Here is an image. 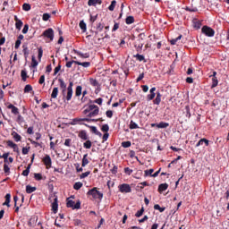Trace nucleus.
<instances>
[{
	"instance_id": "1",
	"label": "nucleus",
	"mask_w": 229,
	"mask_h": 229,
	"mask_svg": "<svg viewBox=\"0 0 229 229\" xmlns=\"http://www.w3.org/2000/svg\"><path fill=\"white\" fill-rule=\"evenodd\" d=\"M84 114H88V117H96L99 114V107L96 105H89L87 109L84 110Z\"/></svg>"
},
{
	"instance_id": "2",
	"label": "nucleus",
	"mask_w": 229,
	"mask_h": 229,
	"mask_svg": "<svg viewBox=\"0 0 229 229\" xmlns=\"http://www.w3.org/2000/svg\"><path fill=\"white\" fill-rule=\"evenodd\" d=\"M89 196H92L94 199H103V193L101 191H98V188H93L88 191Z\"/></svg>"
},
{
	"instance_id": "3",
	"label": "nucleus",
	"mask_w": 229,
	"mask_h": 229,
	"mask_svg": "<svg viewBox=\"0 0 229 229\" xmlns=\"http://www.w3.org/2000/svg\"><path fill=\"white\" fill-rule=\"evenodd\" d=\"M202 33L204 35H206V37H214L215 35V31L214 30H212V28L208 27V26H204L201 30Z\"/></svg>"
},
{
	"instance_id": "4",
	"label": "nucleus",
	"mask_w": 229,
	"mask_h": 229,
	"mask_svg": "<svg viewBox=\"0 0 229 229\" xmlns=\"http://www.w3.org/2000/svg\"><path fill=\"white\" fill-rule=\"evenodd\" d=\"M43 37L49 38L50 41H53L55 38V30L53 29H47L43 32Z\"/></svg>"
},
{
	"instance_id": "5",
	"label": "nucleus",
	"mask_w": 229,
	"mask_h": 229,
	"mask_svg": "<svg viewBox=\"0 0 229 229\" xmlns=\"http://www.w3.org/2000/svg\"><path fill=\"white\" fill-rule=\"evenodd\" d=\"M118 189L120 192H123L125 194H128V192H131V187L130 186V184H126V183L121 184L118 186Z\"/></svg>"
},
{
	"instance_id": "6",
	"label": "nucleus",
	"mask_w": 229,
	"mask_h": 229,
	"mask_svg": "<svg viewBox=\"0 0 229 229\" xmlns=\"http://www.w3.org/2000/svg\"><path fill=\"white\" fill-rule=\"evenodd\" d=\"M66 205L69 208L78 209V208H80L81 203L80 201H78V202H76V204H74L73 200L68 199Z\"/></svg>"
},
{
	"instance_id": "7",
	"label": "nucleus",
	"mask_w": 229,
	"mask_h": 229,
	"mask_svg": "<svg viewBox=\"0 0 229 229\" xmlns=\"http://www.w3.org/2000/svg\"><path fill=\"white\" fill-rule=\"evenodd\" d=\"M155 90H157V88L150 89L149 90L150 94L147 96L148 101H152V99H155V96H157V94L155 93Z\"/></svg>"
},
{
	"instance_id": "8",
	"label": "nucleus",
	"mask_w": 229,
	"mask_h": 229,
	"mask_svg": "<svg viewBox=\"0 0 229 229\" xmlns=\"http://www.w3.org/2000/svg\"><path fill=\"white\" fill-rule=\"evenodd\" d=\"M52 210L56 214L58 212V198L54 199V202L52 203Z\"/></svg>"
},
{
	"instance_id": "9",
	"label": "nucleus",
	"mask_w": 229,
	"mask_h": 229,
	"mask_svg": "<svg viewBox=\"0 0 229 229\" xmlns=\"http://www.w3.org/2000/svg\"><path fill=\"white\" fill-rule=\"evenodd\" d=\"M7 108L11 110L12 114H14V115H17L19 114V108L15 107V106L9 104L7 106Z\"/></svg>"
},
{
	"instance_id": "10",
	"label": "nucleus",
	"mask_w": 229,
	"mask_h": 229,
	"mask_svg": "<svg viewBox=\"0 0 229 229\" xmlns=\"http://www.w3.org/2000/svg\"><path fill=\"white\" fill-rule=\"evenodd\" d=\"M43 162H44L45 165H47V167H51V157H49V155H47L43 158Z\"/></svg>"
},
{
	"instance_id": "11",
	"label": "nucleus",
	"mask_w": 229,
	"mask_h": 229,
	"mask_svg": "<svg viewBox=\"0 0 229 229\" xmlns=\"http://www.w3.org/2000/svg\"><path fill=\"white\" fill-rule=\"evenodd\" d=\"M7 146H9V148H12L13 151H18L19 149V147L17 146V144L13 143V141L12 140L7 141Z\"/></svg>"
},
{
	"instance_id": "12",
	"label": "nucleus",
	"mask_w": 229,
	"mask_h": 229,
	"mask_svg": "<svg viewBox=\"0 0 229 229\" xmlns=\"http://www.w3.org/2000/svg\"><path fill=\"white\" fill-rule=\"evenodd\" d=\"M14 21H16L15 23L16 30H21V28H22V21L19 20L17 16H14Z\"/></svg>"
},
{
	"instance_id": "13",
	"label": "nucleus",
	"mask_w": 229,
	"mask_h": 229,
	"mask_svg": "<svg viewBox=\"0 0 229 229\" xmlns=\"http://www.w3.org/2000/svg\"><path fill=\"white\" fill-rule=\"evenodd\" d=\"M12 199V195L10 193H7L5 195V201L4 203L3 204L4 206L5 205L6 207H10V201Z\"/></svg>"
},
{
	"instance_id": "14",
	"label": "nucleus",
	"mask_w": 229,
	"mask_h": 229,
	"mask_svg": "<svg viewBox=\"0 0 229 229\" xmlns=\"http://www.w3.org/2000/svg\"><path fill=\"white\" fill-rule=\"evenodd\" d=\"M74 64H76V65H81L82 67H85L86 69L90 67V62H84V63H81V62H74Z\"/></svg>"
},
{
	"instance_id": "15",
	"label": "nucleus",
	"mask_w": 229,
	"mask_h": 229,
	"mask_svg": "<svg viewBox=\"0 0 229 229\" xmlns=\"http://www.w3.org/2000/svg\"><path fill=\"white\" fill-rule=\"evenodd\" d=\"M89 6H96V4H101V0H89Z\"/></svg>"
},
{
	"instance_id": "16",
	"label": "nucleus",
	"mask_w": 229,
	"mask_h": 229,
	"mask_svg": "<svg viewBox=\"0 0 229 229\" xmlns=\"http://www.w3.org/2000/svg\"><path fill=\"white\" fill-rule=\"evenodd\" d=\"M167 187H169V185L167 183L160 184L158 187L159 192H164V191H167Z\"/></svg>"
},
{
	"instance_id": "17",
	"label": "nucleus",
	"mask_w": 229,
	"mask_h": 229,
	"mask_svg": "<svg viewBox=\"0 0 229 229\" xmlns=\"http://www.w3.org/2000/svg\"><path fill=\"white\" fill-rule=\"evenodd\" d=\"M37 191V188L31 187L30 185L26 186V192L27 194H31V192H35Z\"/></svg>"
},
{
	"instance_id": "18",
	"label": "nucleus",
	"mask_w": 229,
	"mask_h": 229,
	"mask_svg": "<svg viewBox=\"0 0 229 229\" xmlns=\"http://www.w3.org/2000/svg\"><path fill=\"white\" fill-rule=\"evenodd\" d=\"M12 135H13V138L14 139V140H15L16 142H20V140L22 139V137H21V135H19V133H17V132H15V131H13V132L12 133Z\"/></svg>"
},
{
	"instance_id": "19",
	"label": "nucleus",
	"mask_w": 229,
	"mask_h": 229,
	"mask_svg": "<svg viewBox=\"0 0 229 229\" xmlns=\"http://www.w3.org/2000/svg\"><path fill=\"white\" fill-rule=\"evenodd\" d=\"M160 101H162V95L160 93H157V97L154 100L155 105H160Z\"/></svg>"
},
{
	"instance_id": "20",
	"label": "nucleus",
	"mask_w": 229,
	"mask_h": 229,
	"mask_svg": "<svg viewBox=\"0 0 229 229\" xmlns=\"http://www.w3.org/2000/svg\"><path fill=\"white\" fill-rule=\"evenodd\" d=\"M72 98V89H67V96H66V99L67 101H71V99Z\"/></svg>"
},
{
	"instance_id": "21",
	"label": "nucleus",
	"mask_w": 229,
	"mask_h": 229,
	"mask_svg": "<svg viewBox=\"0 0 229 229\" xmlns=\"http://www.w3.org/2000/svg\"><path fill=\"white\" fill-rule=\"evenodd\" d=\"M57 97H58V88H54L51 94V98L53 99H56Z\"/></svg>"
},
{
	"instance_id": "22",
	"label": "nucleus",
	"mask_w": 229,
	"mask_h": 229,
	"mask_svg": "<svg viewBox=\"0 0 229 229\" xmlns=\"http://www.w3.org/2000/svg\"><path fill=\"white\" fill-rule=\"evenodd\" d=\"M59 83H60L61 89H63V94H64L65 92V89H67V85L62 79H59Z\"/></svg>"
},
{
	"instance_id": "23",
	"label": "nucleus",
	"mask_w": 229,
	"mask_h": 229,
	"mask_svg": "<svg viewBox=\"0 0 229 229\" xmlns=\"http://www.w3.org/2000/svg\"><path fill=\"white\" fill-rule=\"evenodd\" d=\"M129 128L131 129V130H137V129H139V124H137L135 122H133V121H131V123H130V125H129Z\"/></svg>"
},
{
	"instance_id": "24",
	"label": "nucleus",
	"mask_w": 229,
	"mask_h": 229,
	"mask_svg": "<svg viewBox=\"0 0 229 229\" xmlns=\"http://www.w3.org/2000/svg\"><path fill=\"white\" fill-rule=\"evenodd\" d=\"M81 187H83V183L81 182H75L73 185V189H75V191H80Z\"/></svg>"
},
{
	"instance_id": "25",
	"label": "nucleus",
	"mask_w": 229,
	"mask_h": 229,
	"mask_svg": "<svg viewBox=\"0 0 229 229\" xmlns=\"http://www.w3.org/2000/svg\"><path fill=\"white\" fill-rule=\"evenodd\" d=\"M91 131L93 133H95V135H98V137H101V132L99 131H98V128H96V126H91Z\"/></svg>"
},
{
	"instance_id": "26",
	"label": "nucleus",
	"mask_w": 229,
	"mask_h": 229,
	"mask_svg": "<svg viewBox=\"0 0 229 229\" xmlns=\"http://www.w3.org/2000/svg\"><path fill=\"white\" fill-rule=\"evenodd\" d=\"M115 4H117V2L115 0H113L108 7V10H110V12H114V10L115 9Z\"/></svg>"
},
{
	"instance_id": "27",
	"label": "nucleus",
	"mask_w": 229,
	"mask_h": 229,
	"mask_svg": "<svg viewBox=\"0 0 229 229\" xmlns=\"http://www.w3.org/2000/svg\"><path fill=\"white\" fill-rule=\"evenodd\" d=\"M79 137L83 140H87V132L85 131H81L79 133Z\"/></svg>"
},
{
	"instance_id": "28",
	"label": "nucleus",
	"mask_w": 229,
	"mask_h": 229,
	"mask_svg": "<svg viewBox=\"0 0 229 229\" xmlns=\"http://www.w3.org/2000/svg\"><path fill=\"white\" fill-rule=\"evenodd\" d=\"M126 24H133V22L135 21V19L133 18V16H129L126 18Z\"/></svg>"
},
{
	"instance_id": "29",
	"label": "nucleus",
	"mask_w": 229,
	"mask_h": 229,
	"mask_svg": "<svg viewBox=\"0 0 229 229\" xmlns=\"http://www.w3.org/2000/svg\"><path fill=\"white\" fill-rule=\"evenodd\" d=\"M83 146L86 149H90V148H92V142L90 140H87L84 142Z\"/></svg>"
},
{
	"instance_id": "30",
	"label": "nucleus",
	"mask_w": 229,
	"mask_h": 229,
	"mask_svg": "<svg viewBox=\"0 0 229 229\" xmlns=\"http://www.w3.org/2000/svg\"><path fill=\"white\" fill-rule=\"evenodd\" d=\"M38 65V62H37V59L35 58V55H32V61H31V67H37Z\"/></svg>"
},
{
	"instance_id": "31",
	"label": "nucleus",
	"mask_w": 229,
	"mask_h": 229,
	"mask_svg": "<svg viewBox=\"0 0 229 229\" xmlns=\"http://www.w3.org/2000/svg\"><path fill=\"white\" fill-rule=\"evenodd\" d=\"M89 165V159H87V154L83 156L82 158V167H85V165Z\"/></svg>"
},
{
	"instance_id": "32",
	"label": "nucleus",
	"mask_w": 229,
	"mask_h": 229,
	"mask_svg": "<svg viewBox=\"0 0 229 229\" xmlns=\"http://www.w3.org/2000/svg\"><path fill=\"white\" fill-rule=\"evenodd\" d=\"M218 81L217 77H212V88L214 89L215 87H217Z\"/></svg>"
},
{
	"instance_id": "33",
	"label": "nucleus",
	"mask_w": 229,
	"mask_h": 229,
	"mask_svg": "<svg viewBox=\"0 0 229 229\" xmlns=\"http://www.w3.org/2000/svg\"><path fill=\"white\" fill-rule=\"evenodd\" d=\"M157 126L158 128H167V126H169V123L161 122V123H159L158 124H157Z\"/></svg>"
},
{
	"instance_id": "34",
	"label": "nucleus",
	"mask_w": 229,
	"mask_h": 229,
	"mask_svg": "<svg viewBox=\"0 0 229 229\" xmlns=\"http://www.w3.org/2000/svg\"><path fill=\"white\" fill-rule=\"evenodd\" d=\"M30 167H31V165H29L27 166V168L22 172V175H23V176H28V174H30Z\"/></svg>"
},
{
	"instance_id": "35",
	"label": "nucleus",
	"mask_w": 229,
	"mask_h": 229,
	"mask_svg": "<svg viewBox=\"0 0 229 229\" xmlns=\"http://www.w3.org/2000/svg\"><path fill=\"white\" fill-rule=\"evenodd\" d=\"M178 40H182V35H180L176 38L172 39L170 42H171L172 46H174V45H176V42H178Z\"/></svg>"
},
{
	"instance_id": "36",
	"label": "nucleus",
	"mask_w": 229,
	"mask_h": 229,
	"mask_svg": "<svg viewBox=\"0 0 229 229\" xmlns=\"http://www.w3.org/2000/svg\"><path fill=\"white\" fill-rule=\"evenodd\" d=\"M22 8L25 12H30L31 10V5H30V4H24Z\"/></svg>"
},
{
	"instance_id": "37",
	"label": "nucleus",
	"mask_w": 229,
	"mask_h": 229,
	"mask_svg": "<svg viewBox=\"0 0 229 229\" xmlns=\"http://www.w3.org/2000/svg\"><path fill=\"white\" fill-rule=\"evenodd\" d=\"M154 169L145 170V176H153Z\"/></svg>"
},
{
	"instance_id": "38",
	"label": "nucleus",
	"mask_w": 229,
	"mask_h": 229,
	"mask_svg": "<svg viewBox=\"0 0 229 229\" xmlns=\"http://www.w3.org/2000/svg\"><path fill=\"white\" fill-rule=\"evenodd\" d=\"M154 208H155V210H159V212H164V210H165V208H162V207H160V205H158V204H156V205L154 206Z\"/></svg>"
},
{
	"instance_id": "39",
	"label": "nucleus",
	"mask_w": 229,
	"mask_h": 229,
	"mask_svg": "<svg viewBox=\"0 0 229 229\" xmlns=\"http://www.w3.org/2000/svg\"><path fill=\"white\" fill-rule=\"evenodd\" d=\"M89 83L93 87H98V81L96 79H89Z\"/></svg>"
},
{
	"instance_id": "40",
	"label": "nucleus",
	"mask_w": 229,
	"mask_h": 229,
	"mask_svg": "<svg viewBox=\"0 0 229 229\" xmlns=\"http://www.w3.org/2000/svg\"><path fill=\"white\" fill-rule=\"evenodd\" d=\"M81 90H82L81 86H78L75 91L76 96H81Z\"/></svg>"
},
{
	"instance_id": "41",
	"label": "nucleus",
	"mask_w": 229,
	"mask_h": 229,
	"mask_svg": "<svg viewBox=\"0 0 229 229\" xmlns=\"http://www.w3.org/2000/svg\"><path fill=\"white\" fill-rule=\"evenodd\" d=\"M122 146H123V148H130L131 146V141H123V142H122Z\"/></svg>"
},
{
	"instance_id": "42",
	"label": "nucleus",
	"mask_w": 229,
	"mask_h": 229,
	"mask_svg": "<svg viewBox=\"0 0 229 229\" xmlns=\"http://www.w3.org/2000/svg\"><path fill=\"white\" fill-rule=\"evenodd\" d=\"M31 90H33V88L31 87V85L28 84L25 86L24 92H31Z\"/></svg>"
},
{
	"instance_id": "43",
	"label": "nucleus",
	"mask_w": 229,
	"mask_h": 229,
	"mask_svg": "<svg viewBox=\"0 0 229 229\" xmlns=\"http://www.w3.org/2000/svg\"><path fill=\"white\" fill-rule=\"evenodd\" d=\"M131 173H133V170L130 169V167H125L124 168V174H128L130 176V174H131Z\"/></svg>"
},
{
	"instance_id": "44",
	"label": "nucleus",
	"mask_w": 229,
	"mask_h": 229,
	"mask_svg": "<svg viewBox=\"0 0 229 229\" xmlns=\"http://www.w3.org/2000/svg\"><path fill=\"white\" fill-rule=\"evenodd\" d=\"M134 57L137 58V60H139V62L144 61V55H142L137 54L136 55H134Z\"/></svg>"
},
{
	"instance_id": "45",
	"label": "nucleus",
	"mask_w": 229,
	"mask_h": 229,
	"mask_svg": "<svg viewBox=\"0 0 229 229\" xmlns=\"http://www.w3.org/2000/svg\"><path fill=\"white\" fill-rule=\"evenodd\" d=\"M80 28H81V30H83L85 31V30H87V24H85L84 21H81L80 22Z\"/></svg>"
},
{
	"instance_id": "46",
	"label": "nucleus",
	"mask_w": 229,
	"mask_h": 229,
	"mask_svg": "<svg viewBox=\"0 0 229 229\" xmlns=\"http://www.w3.org/2000/svg\"><path fill=\"white\" fill-rule=\"evenodd\" d=\"M144 214V208H142L140 210L137 211L136 217H140Z\"/></svg>"
},
{
	"instance_id": "47",
	"label": "nucleus",
	"mask_w": 229,
	"mask_h": 229,
	"mask_svg": "<svg viewBox=\"0 0 229 229\" xmlns=\"http://www.w3.org/2000/svg\"><path fill=\"white\" fill-rule=\"evenodd\" d=\"M106 117H108L109 119H112L113 115H114V112H112L111 110L106 111Z\"/></svg>"
},
{
	"instance_id": "48",
	"label": "nucleus",
	"mask_w": 229,
	"mask_h": 229,
	"mask_svg": "<svg viewBox=\"0 0 229 229\" xmlns=\"http://www.w3.org/2000/svg\"><path fill=\"white\" fill-rule=\"evenodd\" d=\"M48 19H51V14L50 13H44L43 14V21H47Z\"/></svg>"
},
{
	"instance_id": "49",
	"label": "nucleus",
	"mask_w": 229,
	"mask_h": 229,
	"mask_svg": "<svg viewBox=\"0 0 229 229\" xmlns=\"http://www.w3.org/2000/svg\"><path fill=\"white\" fill-rule=\"evenodd\" d=\"M78 55H79L81 58H89V54H83V53H81V52L78 53Z\"/></svg>"
},
{
	"instance_id": "50",
	"label": "nucleus",
	"mask_w": 229,
	"mask_h": 229,
	"mask_svg": "<svg viewBox=\"0 0 229 229\" xmlns=\"http://www.w3.org/2000/svg\"><path fill=\"white\" fill-rule=\"evenodd\" d=\"M101 130L102 131H108V130H110V127L108 126V124H104L102 125Z\"/></svg>"
},
{
	"instance_id": "51",
	"label": "nucleus",
	"mask_w": 229,
	"mask_h": 229,
	"mask_svg": "<svg viewBox=\"0 0 229 229\" xmlns=\"http://www.w3.org/2000/svg\"><path fill=\"white\" fill-rule=\"evenodd\" d=\"M28 30H30V26H28V24L24 25L22 29V33L26 35V33H28Z\"/></svg>"
},
{
	"instance_id": "52",
	"label": "nucleus",
	"mask_w": 229,
	"mask_h": 229,
	"mask_svg": "<svg viewBox=\"0 0 229 229\" xmlns=\"http://www.w3.org/2000/svg\"><path fill=\"white\" fill-rule=\"evenodd\" d=\"M43 53H44V51L42 50V48H38V60H42Z\"/></svg>"
},
{
	"instance_id": "53",
	"label": "nucleus",
	"mask_w": 229,
	"mask_h": 229,
	"mask_svg": "<svg viewBox=\"0 0 229 229\" xmlns=\"http://www.w3.org/2000/svg\"><path fill=\"white\" fill-rule=\"evenodd\" d=\"M1 157H2V158H4V162H8V157H10V153H4Z\"/></svg>"
},
{
	"instance_id": "54",
	"label": "nucleus",
	"mask_w": 229,
	"mask_h": 229,
	"mask_svg": "<svg viewBox=\"0 0 229 229\" xmlns=\"http://www.w3.org/2000/svg\"><path fill=\"white\" fill-rule=\"evenodd\" d=\"M89 174H90V172H85L80 175V178L81 179L87 178V176H89Z\"/></svg>"
},
{
	"instance_id": "55",
	"label": "nucleus",
	"mask_w": 229,
	"mask_h": 229,
	"mask_svg": "<svg viewBox=\"0 0 229 229\" xmlns=\"http://www.w3.org/2000/svg\"><path fill=\"white\" fill-rule=\"evenodd\" d=\"M17 122L19 124H22V123H24V118L21 115H18Z\"/></svg>"
},
{
	"instance_id": "56",
	"label": "nucleus",
	"mask_w": 229,
	"mask_h": 229,
	"mask_svg": "<svg viewBox=\"0 0 229 229\" xmlns=\"http://www.w3.org/2000/svg\"><path fill=\"white\" fill-rule=\"evenodd\" d=\"M44 81H46V76L45 75H41L40 78H39L38 83L40 85H42V83H44Z\"/></svg>"
},
{
	"instance_id": "57",
	"label": "nucleus",
	"mask_w": 229,
	"mask_h": 229,
	"mask_svg": "<svg viewBox=\"0 0 229 229\" xmlns=\"http://www.w3.org/2000/svg\"><path fill=\"white\" fill-rule=\"evenodd\" d=\"M74 62H78V61H69L66 63V67H68V69H71V67H72V64H74Z\"/></svg>"
},
{
	"instance_id": "58",
	"label": "nucleus",
	"mask_w": 229,
	"mask_h": 229,
	"mask_svg": "<svg viewBox=\"0 0 229 229\" xmlns=\"http://www.w3.org/2000/svg\"><path fill=\"white\" fill-rule=\"evenodd\" d=\"M34 178H36V180H38V181H40V180H42V174H34Z\"/></svg>"
},
{
	"instance_id": "59",
	"label": "nucleus",
	"mask_w": 229,
	"mask_h": 229,
	"mask_svg": "<svg viewBox=\"0 0 229 229\" xmlns=\"http://www.w3.org/2000/svg\"><path fill=\"white\" fill-rule=\"evenodd\" d=\"M14 47L15 49H19V47H21V39L16 40Z\"/></svg>"
},
{
	"instance_id": "60",
	"label": "nucleus",
	"mask_w": 229,
	"mask_h": 229,
	"mask_svg": "<svg viewBox=\"0 0 229 229\" xmlns=\"http://www.w3.org/2000/svg\"><path fill=\"white\" fill-rule=\"evenodd\" d=\"M4 173H10V167L8 166V165L6 164L4 165Z\"/></svg>"
},
{
	"instance_id": "61",
	"label": "nucleus",
	"mask_w": 229,
	"mask_h": 229,
	"mask_svg": "<svg viewBox=\"0 0 229 229\" xmlns=\"http://www.w3.org/2000/svg\"><path fill=\"white\" fill-rule=\"evenodd\" d=\"M26 76H28V73L26 72V71L22 70L21 71V78H22V80H26Z\"/></svg>"
},
{
	"instance_id": "62",
	"label": "nucleus",
	"mask_w": 229,
	"mask_h": 229,
	"mask_svg": "<svg viewBox=\"0 0 229 229\" xmlns=\"http://www.w3.org/2000/svg\"><path fill=\"white\" fill-rule=\"evenodd\" d=\"M111 173H112L113 174H117V166H116V165H114V166L111 169Z\"/></svg>"
},
{
	"instance_id": "63",
	"label": "nucleus",
	"mask_w": 229,
	"mask_h": 229,
	"mask_svg": "<svg viewBox=\"0 0 229 229\" xmlns=\"http://www.w3.org/2000/svg\"><path fill=\"white\" fill-rule=\"evenodd\" d=\"M27 133H29V135L33 134V127H29L27 130Z\"/></svg>"
},
{
	"instance_id": "64",
	"label": "nucleus",
	"mask_w": 229,
	"mask_h": 229,
	"mask_svg": "<svg viewBox=\"0 0 229 229\" xmlns=\"http://www.w3.org/2000/svg\"><path fill=\"white\" fill-rule=\"evenodd\" d=\"M141 87H142L143 92H148V90H149V87H148L147 85H143Z\"/></svg>"
}]
</instances>
